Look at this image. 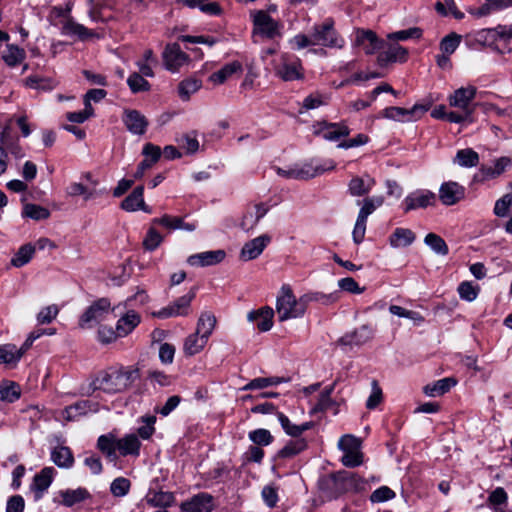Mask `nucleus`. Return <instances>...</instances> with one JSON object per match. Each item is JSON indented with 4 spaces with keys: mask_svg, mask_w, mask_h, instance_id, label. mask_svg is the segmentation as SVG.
I'll list each match as a JSON object with an SVG mask.
<instances>
[{
    "mask_svg": "<svg viewBox=\"0 0 512 512\" xmlns=\"http://www.w3.org/2000/svg\"><path fill=\"white\" fill-rule=\"evenodd\" d=\"M22 215L24 217L39 221L47 219L50 216V212L45 207L28 203L24 205Z\"/></svg>",
    "mask_w": 512,
    "mask_h": 512,
    "instance_id": "603ef678",
    "label": "nucleus"
},
{
    "mask_svg": "<svg viewBox=\"0 0 512 512\" xmlns=\"http://www.w3.org/2000/svg\"><path fill=\"white\" fill-rule=\"evenodd\" d=\"M278 421L282 427V429L285 431L287 435H290L292 437H298L303 432L307 431L310 428V423L306 422L301 425L293 424L289 418L283 414L282 412L276 413Z\"/></svg>",
    "mask_w": 512,
    "mask_h": 512,
    "instance_id": "ea45409f",
    "label": "nucleus"
},
{
    "mask_svg": "<svg viewBox=\"0 0 512 512\" xmlns=\"http://www.w3.org/2000/svg\"><path fill=\"white\" fill-rule=\"evenodd\" d=\"M162 241L163 237L160 233L154 227H150L143 241V246L145 249L153 251L161 244Z\"/></svg>",
    "mask_w": 512,
    "mask_h": 512,
    "instance_id": "774afa93",
    "label": "nucleus"
},
{
    "mask_svg": "<svg viewBox=\"0 0 512 512\" xmlns=\"http://www.w3.org/2000/svg\"><path fill=\"white\" fill-rule=\"evenodd\" d=\"M193 298L194 294L188 293L177 299L172 304L160 309L157 312H154L153 315L161 319L177 316H186L189 312L190 303L193 300Z\"/></svg>",
    "mask_w": 512,
    "mask_h": 512,
    "instance_id": "ddd939ff",
    "label": "nucleus"
},
{
    "mask_svg": "<svg viewBox=\"0 0 512 512\" xmlns=\"http://www.w3.org/2000/svg\"><path fill=\"white\" fill-rule=\"evenodd\" d=\"M215 324V316L209 312H204L198 319L196 332L208 340L214 330Z\"/></svg>",
    "mask_w": 512,
    "mask_h": 512,
    "instance_id": "a18cd8bd",
    "label": "nucleus"
},
{
    "mask_svg": "<svg viewBox=\"0 0 512 512\" xmlns=\"http://www.w3.org/2000/svg\"><path fill=\"white\" fill-rule=\"evenodd\" d=\"M52 461L60 468H69L73 464V455L68 447L58 446L51 452Z\"/></svg>",
    "mask_w": 512,
    "mask_h": 512,
    "instance_id": "79ce46f5",
    "label": "nucleus"
},
{
    "mask_svg": "<svg viewBox=\"0 0 512 512\" xmlns=\"http://www.w3.org/2000/svg\"><path fill=\"white\" fill-rule=\"evenodd\" d=\"M253 33L267 39H274L282 35V24L274 20L266 11L257 10L251 13Z\"/></svg>",
    "mask_w": 512,
    "mask_h": 512,
    "instance_id": "6e6552de",
    "label": "nucleus"
},
{
    "mask_svg": "<svg viewBox=\"0 0 512 512\" xmlns=\"http://www.w3.org/2000/svg\"><path fill=\"white\" fill-rule=\"evenodd\" d=\"M34 253L35 246L30 243L22 245L12 257L11 265L17 268L26 265L32 259Z\"/></svg>",
    "mask_w": 512,
    "mask_h": 512,
    "instance_id": "49530a36",
    "label": "nucleus"
},
{
    "mask_svg": "<svg viewBox=\"0 0 512 512\" xmlns=\"http://www.w3.org/2000/svg\"><path fill=\"white\" fill-rule=\"evenodd\" d=\"M139 378V370L135 367L111 368L100 374L93 382L95 389L106 393H117L126 390Z\"/></svg>",
    "mask_w": 512,
    "mask_h": 512,
    "instance_id": "f03ea898",
    "label": "nucleus"
},
{
    "mask_svg": "<svg viewBox=\"0 0 512 512\" xmlns=\"http://www.w3.org/2000/svg\"><path fill=\"white\" fill-rule=\"evenodd\" d=\"M271 237L269 235L258 236L242 247L240 257L245 261L253 260L257 258L264 250V248L270 243Z\"/></svg>",
    "mask_w": 512,
    "mask_h": 512,
    "instance_id": "412c9836",
    "label": "nucleus"
},
{
    "mask_svg": "<svg viewBox=\"0 0 512 512\" xmlns=\"http://www.w3.org/2000/svg\"><path fill=\"white\" fill-rule=\"evenodd\" d=\"M477 88L473 85L466 87H460L456 89L449 97L448 102L451 107L459 110L468 111L469 113L474 112L472 102L476 96Z\"/></svg>",
    "mask_w": 512,
    "mask_h": 512,
    "instance_id": "f8f14e48",
    "label": "nucleus"
},
{
    "mask_svg": "<svg viewBox=\"0 0 512 512\" xmlns=\"http://www.w3.org/2000/svg\"><path fill=\"white\" fill-rule=\"evenodd\" d=\"M307 446L303 438H295L290 440L279 452V458H291L305 450Z\"/></svg>",
    "mask_w": 512,
    "mask_h": 512,
    "instance_id": "de8ad7c7",
    "label": "nucleus"
},
{
    "mask_svg": "<svg viewBox=\"0 0 512 512\" xmlns=\"http://www.w3.org/2000/svg\"><path fill=\"white\" fill-rule=\"evenodd\" d=\"M374 184V179L370 178L369 176H366V178L354 176L349 181L348 191L352 196H364L370 192Z\"/></svg>",
    "mask_w": 512,
    "mask_h": 512,
    "instance_id": "7c9ffc66",
    "label": "nucleus"
},
{
    "mask_svg": "<svg viewBox=\"0 0 512 512\" xmlns=\"http://www.w3.org/2000/svg\"><path fill=\"white\" fill-rule=\"evenodd\" d=\"M90 497V493L83 487L76 489H66L58 492L57 499L59 503L66 507H72Z\"/></svg>",
    "mask_w": 512,
    "mask_h": 512,
    "instance_id": "b1692460",
    "label": "nucleus"
},
{
    "mask_svg": "<svg viewBox=\"0 0 512 512\" xmlns=\"http://www.w3.org/2000/svg\"><path fill=\"white\" fill-rule=\"evenodd\" d=\"M407 55L408 51L404 47L394 44L390 45L387 50L379 53L377 62L380 66H386L392 62H405Z\"/></svg>",
    "mask_w": 512,
    "mask_h": 512,
    "instance_id": "393cba45",
    "label": "nucleus"
},
{
    "mask_svg": "<svg viewBox=\"0 0 512 512\" xmlns=\"http://www.w3.org/2000/svg\"><path fill=\"white\" fill-rule=\"evenodd\" d=\"M511 164V160L508 157H501L495 161L494 166H483L480 169V173L483 179H493L500 176L507 167Z\"/></svg>",
    "mask_w": 512,
    "mask_h": 512,
    "instance_id": "a19ab883",
    "label": "nucleus"
},
{
    "mask_svg": "<svg viewBox=\"0 0 512 512\" xmlns=\"http://www.w3.org/2000/svg\"><path fill=\"white\" fill-rule=\"evenodd\" d=\"M461 41V37L455 33L445 36L441 43L440 49L444 54L450 55L454 53Z\"/></svg>",
    "mask_w": 512,
    "mask_h": 512,
    "instance_id": "e2e57ef3",
    "label": "nucleus"
},
{
    "mask_svg": "<svg viewBox=\"0 0 512 512\" xmlns=\"http://www.w3.org/2000/svg\"><path fill=\"white\" fill-rule=\"evenodd\" d=\"M383 400L382 389L376 380L371 383V393L366 401V407L370 410L375 409Z\"/></svg>",
    "mask_w": 512,
    "mask_h": 512,
    "instance_id": "0e129e2a",
    "label": "nucleus"
},
{
    "mask_svg": "<svg viewBox=\"0 0 512 512\" xmlns=\"http://www.w3.org/2000/svg\"><path fill=\"white\" fill-rule=\"evenodd\" d=\"M153 224H159L169 230L183 229L186 231H194L196 226L192 223H185L183 218L170 216L168 214L163 215L161 218H155L152 220Z\"/></svg>",
    "mask_w": 512,
    "mask_h": 512,
    "instance_id": "f704fd0d",
    "label": "nucleus"
},
{
    "mask_svg": "<svg viewBox=\"0 0 512 512\" xmlns=\"http://www.w3.org/2000/svg\"><path fill=\"white\" fill-rule=\"evenodd\" d=\"M127 84L133 93L144 92L150 89L149 82L137 72L132 73L128 77Z\"/></svg>",
    "mask_w": 512,
    "mask_h": 512,
    "instance_id": "6e6d98bb",
    "label": "nucleus"
},
{
    "mask_svg": "<svg viewBox=\"0 0 512 512\" xmlns=\"http://www.w3.org/2000/svg\"><path fill=\"white\" fill-rule=\"evenodd\" d=\"M436 196L431 191H417L404 199V211L409 212L418 208H426L434 205Z\"/></svg>",
    "mask_w": 512,
    "mask_h": 512,
    "instance_id": "aec40b11",
    "label": "nucleus"
},
{
    "mask_svg": "<svg viewBox=\"0 0 512 512\" xmlns=\"http://www.w3.org/2000/svg\"><path fill=\"white\" fill-rule=\"evenodd\" d=\"M454 163L466 168L475 167L479 163V155L471 148L461 149L457 151Z\"/></svg>",
    "mask_w": 512,
    "mask_h": 512,
    "instance_id": "37998d69",
    "label": "nucleus"
},
{
    "mask_svg": "<svg viewBox=\"0 0 512 512\" xmlns=\"http://www.w3.org/2000/svg\"><path fill=\"white\" fill-rule=\"evenodd\" d=\"M163 63L167 70L177 72L180 68L189 63L190 57L183 52L178 43H169L162 53Z\"/></svg>",
    "mask_w": 512,
    "mask_h": 512,
    "instance_id": "9b49d317",
    "label": "nucleus"
},
{
    "mask_svg": "<svg viewBox=\"0 0 512 512\" xmlns=\"http://www.w3.org/2000/svg\"><path fill=\"white\" fill-rule=\"evenodd\" d=\"M428 108L421 104H415L410 109L392 106L382 111V117L401 122L416 121L428 111Z\"/></svg>",
    "mask_w": 512,
    "mask_h": 512,
    "instance_id": "9d476101",
    "label": "nucleus"
},
{
    "mask_svg": "<svg viewBox=\"0 0 512 512\" xmlns=\"http://www.w3.org/2000/svg\"><path fill=\"white\" fill-rule=\"evenodd\" d=\"M140 323V316L134 310H128L120 317L116 324V333L119 337L130 334Z\"/></svg>",
    "mask_w": 512,
    "mask_h": 512,
    "instance_id": "bb28decb",
    "label": "nucleus"
},
{
    "mask_svg": "<svg viewBox=\"0 0 512 512\" xmlns=\"http://www.w3.org/2000/svg\"><path fill=\"white\" fill-rule=\"evenodd\" d=\"M456 384L457 381L454 378L447 377L427 384L423 388V392L429 397H437L447 393Z\"/></svg>",
    "mask_w": 512,
    "mask_h": 512,
    "instance_id": "72a5a7b5",
    "label": "nucleus"
},
{
    "mask_svg": "<svg viewBox=\"0 0 512 512\" xmlns=\"http://www.w3.org/2000/svg\"><path fill=\"white\" fill-rule=\"evenodd\" d=\"M369 487L366 479L347 471L338 472L322 482V489L332 499L347 492H363Z\"/></svg>",
    "mask_w": 512,
    "mask_h": 512,
    "instance_id": "7ed1b4c3",
    "label": "nucleus"
},
{
    "mask_svg": "<svg viewBox=\"0 0 512 512\" xmlns=\"http://www.w3.org/2000/svg\"><path fill=\"white\" fill-rule=\"evenodd\" d=\"M384 202L382 196L367 197L363 200V205L358 213V217L367 221L369 215H371L378 207Z\"/></svg>",
    "mask_w": 512,
    "mask_h": 512,
    "instance_id": "3c124183",
    "label": "nucleus"
},
{
    "mask_svg": "<svg viewBox=\"0 0 512 512\" xmlns=\"http://www.w3.org/2000/svg\"><path fill=\"white\" fill-rule=\"evenodd\" d=\"M290 43L298 50L316 45L340 49L344 46V39L335 30L333 19L328 18L323 23L314 25L309 36L297 34Z\"/></svg>",
    "mask_w": 512,
    "mask_h": 512,
    "instance_id": "f257e3e1",
    "label": "nucleus"
},
{
    "mask_svg": "<svg viewBox=\"0 0 512 512\" xmlns=\"http://www.w3.org/2000/svg\"><path fill=\"white\" fill-rule=\"evenodd\" d=\"M97 446L108 457L115 456V452L117 449V442L115 443V441L112 437L107 436V435L100 436L97 441Z\"/></svg>",
    "mask_w": 512,
    "mask_h": 512,
    "instance_id": "338daca9",
    "label": "nucleus"
},
{
    "mask_svg": "<svg viewBox=\"0 0 512 512\" xmlns=\"http://www.w3.org/2000/svg\"><path fill=\"white\" fill-rule=\"evenodd\" d=\"M465 191V187L457 182H444L439 188V199L446 206L455 205L464 199Z\"/></svg>",
    "mask_w": 512,
    "mask_h": 512,
    "instance_id": "dca6fc26",
    "label": "nucleus"
},
{
    "mask_svg": "<svg viewBox=\"0 0 512 512\" xmlns=\"http://www.w3.org/2000/svg\"><path fill=\"white\" fill-rule=\"evenodd\" d=\"M242 70V64L239 61H233L223 66L220 70L212 73L208 80L214 85H220L223 84L233 74L242 72Z\"/></svg>",
    "mask_w": 512,
    "mask_h": 512,
    "instance_id": "2f4dec72",
    "label": "nucleus"
},
{
    "mask_svg": "<svg viewBox=\"0 0 512 512\" xmlns=\"http://www.w3.org/2000/svg\"><path fill=\"white\" fill-rule=\"evenodd\" d=\"M416 239L415 233L408 228H396L389 236V244L393 248L410 246Z\"/></svg>",
    "mask_w": 512,
    "mask_h": 512,
    "instance_id": "473e14b6",
    "label": "nucleus"
},
{
    "mask_svg": "<svg viewBox=\"0 0 512 512\" xmlns=\"http://www.w3.org/2000/svg\"><path fill=\"white\" fill-rule=\"evenodd\" d=\"M288 379L279 376L270 377H258L249 381L245 386L241 388L243 391L264 389L267 387L278 386L282 383L287 382Z\"/></svg>",
    "mask_w": 512,
    "mask_h": 512,
    "instance_id": "e433bc0d",
    "label": "nucleus"
},
{
    "mask_svg": "<svg viewBox=\"0 0 512 512\" xmlns=\"http://www.w3.org/2000/svg\"><path fill=\"white\" fill-rule=\"evenodd\" d=\"M25 85L32 89L50 90L54 87L52 80L42 78L37 75L29 76L25 79Z\"/></svg>",
    "mask_w": 512,
    "mask_h": 512,
    "instance_id": "bf43d9fd",
    "label": "nucleus"
},
{
    "mask_svg": "<svg viewBox=\"0 0 512 512\" xmlns=\"http://www.w3.org/2000/svg\"><path fill=\"white\" fill-rule=\"evenodd\" d=\"M202 82L195 78H189L179 83L178 91L182 100H189L190 96L201 88Z\"/></svg>",
    "mask_w": 512,
    "mask_h": 512,
    "instance_id": "09e8293b",
    "label": "nucleus"
},
{
    "mask_svg": "<svg viewBox=\"0 0 512 512\" xmlns=\"http://www.w3.org/2000/svg\"><path fill=\"white\" fill-rule=\"evenodd\" d=\"M424 242L428 245L435 253L439 255H447L448 254V246L446 242L435 233H428L425 236Z\"/></svg>",
    "mask_w": 512,
    "mask_h": 512,
    "instance_id": "864d4df0",
    "label": "nucleus"
},
{
    "mask_svg": "<svg viewBox=\"0 0 512 512\" xmlns=\"http://www.w3.org/2000/svg\"><path fill=\"white\" fill-rule=\"evenodd\" d=\"M224 257L223 250H215L191 255L187 261L191 266L205 267L220 263Z\"/></svg>",
    "mask_w": 512,
    "mask_h": 512,
    "instance_id": "5701e85b",
    "label": "nucleus"
},
{
    "mask_svg": "<svg viewBox=\"0 0 512 512\" xmlns=\"http://www.w3.org/2000/svg\"><path fill=\"white\" fill-rule=\"evenodd\" d=\"M313 134L327 141L337 142L350 134V129L345 122L331 123L318 122L313 125Z\"/></svg>",
    "mask_w": 512,
    "mask_h": 512,
    "instance_id": "1a4fd4ad",
    "label": "nucleus"
},
{
    "mask_svg": "<svg viewBox=\"0 0 512 512\" xmlns=\"http://www.w3.org/2000/svg\"><path fill=\"white\" fill-rule=\"evenodd\" d=\"M144 187L137 186L131 194H129L121 203V208L128 212H134L138 209L144 212L150 213L151 210L145 204L144 198Z\"/></svg>",
    "mask_w": 512,
    "mask_h": 512,
    "instance_id": "4be33fe9",
    "label": "nucleus"
},
{
    "mask_svg": "<svg viewBox=\"0 0 512 512\" xmlns=\"http://www.w3.org/2000/svg\"><path fill=\"white\" fill-rule=\"evenodd\" d=\"M131 483L127 478L117 477L110 485V492L115 497H123L128 494Z\"/></svg>",
    "mask_w": 512,
    "mask_h": 512,
    "instance_id": "4d7b16f0",
    "label": "nucleus"
},
{
    "mask_svg": "<svg viewBox=\"0 0 512 512\" xmlns=\"http://www.w3.org/2000/svg\"><path fill=\"white\" fill-rule=\"evenodd\" d=\"M25 351L23 348H17L13 344L0 346V364L15 365L22 358Z\"/></svg>",
    "mask_w": 512,
    "mask_h": 512,
    "instance_id": "4c0bfd02",
    "label": "nucleus"
},
{
    "mask_svg": "<svg viewBox=\"0 0 512 512\" xmlns=\"http://www.w3.org/2000/svg\"><path fill=\"white\" fill-rule=\"evenodd\" d=\"M24 57L25 52L23 49L15 45H8L7 52L3 55V60L8 66L14 67L21 63Z\"/></svg>",
    "mask_w": 512,
    "mask_h": 512,
    "instance_id": "5fc2aeb1",
    "label": "nucleus"
},
{
    "mask_svg": "<svg viewBox=\"0 0 512 512\" xmlns=\"http://www.w3.org/2000/svg\"><path fill=\"white\" fill-rule=\"evenodd\" d=\"M334 168L335 163L332 160L325 161L323 164L311 160L310 162L296 164L289 169L278 167L276 171L278 175L287 179L309 180Z\"/></svg>",
    "mask_w": 512,
    "mask_h": 512,
    "instance_id": "20e7f679",
    "label": "nucleus"
},
{
    "mask_svg": "<svg viewBox=\"0 0 512 512\" xmlns=\"http://www.w3.org/2000/svg\"><path fill=\"white\" fill-rule=\"evenodd\" d=\"M395 496V492L388 486H381L372 492L369 499L372 503H382L395 498Z\"/></svg>",
    "mask_w": 512,
    "mask_h": 512,
    "instance_id": "69168bd1",
    "label": "nucleus"
},
{
    "mask_svg": "<svg viewBox=\"0 0 512 512\" xmlns=\"http://www.w3.org/2000/svg\"><path fill=\"white\" fill-rule=\"evenodd\" d=\"M97 411V404L89 401V400H82L79 401L71 406H68L64 412L63 415L65 419L71 421L75 420L78 417L82 415H86L89 412H96Z\"/></svg>",
    "mask_w": 512,
    "mask_h": 512,
    "instance_id": "c85d7f7f",
    "label": "nucleus"
},
{
    "mask_svg": "<svg viewBox=\"0 0 512 512\" xmlns=\"http://www.w3.org/2000/svg\"><path fill=\"white\" fill-rule=\"evenodd\" d=\"M55 475L56 470L53 467H45L34 476L33 482L30 485V490L36 501L43 497L44 493L52 484Z\"/></svg>",
    "mask_w": 512,
    "mask_h": 512,
    "instance_id": "2eb2a0df",
    "label": "nucleus"
},
{
    "mask_svg": "<svg viewBox=\"0 0 512 512\" xmlns=\"http://www.w3.org/2000/svg\"><path fill=\"white\" fill-rule=\"evenodd\" d=\"M355 43L362 46L368 55L374 54L384 47V42L378 38L375 32L365 29H357Z\"/></svg>",
    "mask_w": 512,
    "mask_h": 512,
    "instance_id": "f3484780",
    "label": "nucleus"
},
{
    "mask_svg": "<svg viewBox=\"0 0 512 512\" xmlns=\"http://www.w3.org/2000/svg\"><path fill=\"white\" fill-rule=\"evenodd\" d=\"M338 448L343 452L341 462L349 468L358 467L363 463L361 441L353 435L342 436L338 441Z\"/></svg>",
    "mask_w": 512,
    "mask_h": 512,
    "instance_id": "0eeeda50",
    "label": "nucleus"
},
{
    "mask_svg": "<svg viewBox=\"0 0 512 512\" xmlns=\"http://www.w3.org/2000/svg\"><path fill=\"white\" fill-rule=\"evenodd\" d=\"M269 208L262 203L249 205L243 215L241 228L245 231L253 230L259 221L267 214Z\"/></svg>",
    "mask_w": 512,
    "mask_h": 512,
    "instance_id": "6ab92c4d",
    "label": "nucleus"
},
{
    "mask_svg": "<svg viewBox=\"0 0 512 512\" xmlns=\"http://www.w3.org/2000/svg\"><path fill=\"white\" fill-rule=\"evenodd\" d=\"M122 121L127 130L134 135H143L149 125L145 115L135 109H125Z\"/></svg>",
    "mask_w": 512,
    "mask_h": 512,
    "instance_id": "4468645a",
    "label": "nucleus"
},
{
    "mask_svg": "<svg viewBox=\"0 0 512 512\" xmlns=\"http://www.w3.org/2000/svg\"><path fill=\"white\" fill-rule=\"evenodd\" d=\"M141 443L135 434H128L117 441V450L122 456L139 455Z\"/></svg>",
    "mask_w": 512,
    "mask_h": 512,
    "instance_id": "c9c22d12",
    "label": "nucleus"
},
{
    "mask_svg": "<svg viewBox=\"0 0 512 512\" xmlns=\"http://www.w3.org/2000/svg\"><path fill=\"white\" fill-rule=\"evenodd\" d=\"M185 512H211L212 497L208 494H199L190 501L182 504Z\"/></svg>",
    "mask_w": 512,
    "mask_h": 512,
    "instance_id": "c756f323",
    "label": "nucleus"
},
{
    "mask_svg": "<svg viewBox=\"0 0 512 512\" xmlns=\"http://www.w3.org/2000/svg\"><path fill=\"white\" fill-rule=\"evenodd\" d=\"M276 74L284 81H293L299 80L303 78V68L300 60H295L293 62H287L284 59V62L277 69Z\"/></svg>",
    "mask_w": 512,
    "mask_h": 512,
    "instance_id": "a878e982",
    "label": "nucleus"
},
{
    "mask_svg": "<svg viewBox=\"0 0 512 512\" xmlns=\"http://www.w3.org/2000/svg\"><path fill=\"white\" fill-rule=\"evenodd\" d=\"M21 396L20 386L13 381L4 380L0 383V401L13 403Z\"/></svg>",
    "mask_w": 512,
    "mask_h": 512,
    "instance_id": "58836bf2",
    "label": "nucleus"
},
{
    "mask_svg": "<svg viewBox=\"0 0 512 512\" xmlns=\"http://www.w3.org/2000/svg\"><path fill=\"white\" fill-rule=\"evenodd\" d=\"M501 35L494 28L481 29L475 33V40L483 45L495 43Z\"/></svg>",
    "mask_w": 512,
    "mask_h": 512,
    "instance_id": "052dcab7",
    "label": "nucleus"
},
{
    "mask_svg": "<svg viewBox=\"0 0 512 512\" xmlns=\"http://www.w3.org/2000/svg\"><path fill=\"white\" fill-rule=\"evenodd\" d=\"M307 303L306 296L297 297L292 290H285L277 297L276 311L280 321L297 318L305 312Z\"/></svg>",
    "mask_w": 512,
    "mask_h": 512,
    "instance_id": "39448f33",
    "label": "nucleus"
},
{
    "mask_svg": "<svg viewBox=\"0 0 512 512\" xmlns=\"http://www.w3.org/2000/svg\"><path fill=\"white\" fill-rule=\"evenodd\" d=\"M120 308V305L112 307L107 298L98 299L93 302L80 317L79 326L81 328L91 327L92 323L104 320L111 312H114L116 315L117 311L121 313Z\"/></svg>",
    "mask_w": 512,
    "mask_h": 512,
    "instance_id": "423d86ee",
    "label": "nucleus"
},
{
    "mask_svg": "<svg viewBox=\"0 0 512 512\" xmlns=\"http://www.w3.org/2000/svg\"><path fill=\"white\" fill-rule=\"evenodd\" d=\"M207 342L208 340L206 338L195 332L185 339L183 347L184 352L189 356L195 355L202 351Z\"/></svg>",
    "mask_w": 512,
    "mask_h": 512,
    "instance_id": "c03bdc74",
    "label": "nucleus"
},
{
    "mask_svg": "<svg viewBox=\"0 0 512 512\" xmlns=\"http://www.w3.org/2000/svg\"><path fill=\"white\" fill-rule=\"evenodd\" d=\"M59 311L60 308L56 304L43 307L37 314V322L39 324H49L57 317Z\"/></svg>",
    "mask_w": 512,
    "mask_h": 512,
    "instance_id": "13d9d810",
    "label": "nucleus"
},
{
    "mask_svg": "<svg viewBox=\"0 0 512 512\" xmlns=\"http://www.w3.org/2000/svg\"><path fill=\"white\" fill-rule=\"evenodd\" d=\"M248 438L256 446H268L274 440L270 431L264 428H258L250 431L248 433Z\"/></svg>",
    "mask_w": 512,
    "mask_h": 512,
    "instance_id": "8fccbe9b",
    "label": "nucleus"
},
{
    "mask_svg": "<svg viewBox=\"0 0 512 512\" xmlns=\"http://www.w3.org/2000/svg\"><path fill=\"white\" fill-rule=\"evenodd\" d=\"M274 311L269 306H263L248 313L247 319L255 324L261 332L269 331L273 326Z\"/></svg>",
    "mask_w": 512,
    "mask_h": 512,
    "instance_id": "a211bd4d",
    "label": "nucleus"
},
{
    "mask_svg": "<svg viewBox=\"0 0 512 512\" xmlns=\"http://www.w3.org/2000/svg\"><path fill=\"white\" fill-rule=\"evenodd\" d=\"M372 329L368 326H362L352 333L346 334L339 339V344L343 346L361 345L371 339Z\"/></svg>",
    "mask_w": 512,
    "mask_h": 512,
    "instance_id": "cd10ccee",
    "label": "nucleus"
},
{
    "mask_svg": "<svg viewBox=\"0 0 512 512\" xmlns=\"http://www.w3.org/2000/svg\"><path fill=\"white\" fill-rule=\"evenodd\" d=\"M512 205V193H506L498 199L494 206V214L498 217H506Z\"/></svg>",
    "mask_w": 512,
    "mask_h": 512,
    "instance_id": "680f3d73",
    "label": "nucleus"
}]
</instances>
